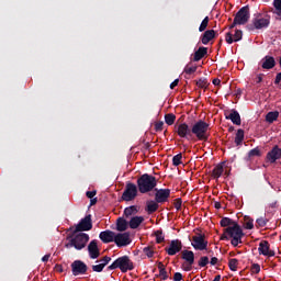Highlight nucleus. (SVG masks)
Returning a JSON list of instances; mask_svg holds the SVG:
<instances>
[{"instance_id": "6e6552de", "label": "nucleus", "mask_w": 281, "mask_h": 281, "mask_svg": "<svg viewBox=\"0 0 281 281\" xmlns=\"http://www.w3.org/2000/svg\"><path fill=\"white\" fill-rule=\"evenodd\" d=\"M137 186L133 182H127L125 186V190L121 196L122 201H135L137 198Z\"/></svg>"}, {"instance_id": "58836bf2", "label": "nucleus", "mask_w": 281, "mask_h": 281, "mask_svg": "<svg viewBox=\"0 0 281 281\" xmlns=\"http://www.w3.org/2000/svg\"><path fill=\"white\" fill-rule=\"evenodd\" d=\"M196 87H199V89H207V87H210V82H207V78H200L196 81Z\"/></svg>"}, {"instance_id": "393cba45", "label": "nucleus", "mask_w": 281, "mask_h": 281, "mask_svg": "<svg viewBox=\"0 0 281 281\" xmlns=\"http://www.w3.org/2000/svg\"><path fill=\"white\" fill-rule=\"evenodd\" d=\"M207 56V47L205 46H200L198 50H195L193 55V61L199 63V60L205 58Z\"/></svg>"}, {"instance_id": "37998d69", "label": "nucleus", "mask_w": 281, "mask_h": 281, "mask_svg": "<svg viewBox=\"0 0 281 281\" xmlns=\"http://www.w3.org/2000/svg\"><path fill=\"white\" fill-rule=\"evenodd\" d=\"M109 262H111V257L104 256L103 258L98 259V260L95 261V265L99 263V265H101L102 268L104 269V267H106V265H109Z\"/></svg>"}, {"instance_id": "c85d7f7f", "label": "nucleus", "mask_w": 281, "mask_h": 281, "mask_svg": "<svg viewBox=\"0 0 281 281\" xmlns=\"http://www.w3.org/2000/svg\"><path fill=\"white\" fill-rule=\"evenodd\" d=\"M225 162L218 164L212 171L213 179H221L224 172V166Z\"/></svg>"}, {"instance_id": "ddd939ff", "label": "nucleus", "mask_w": 281, "mask_h": 281, "mask_svg": "<svg viewBox=\"0 0 281 281\" xmlns=\"http://www.w3.org/2000/svg\"><path fill=\"white\" fill-rule=\"evenodd\" d=\"M177 135H179L182 139H192V127H190L188 123H181L177 126Z\"/></svg>"}, {"instance_id": "e433bc0d", "label": "nucleus", "mask_w": 281, "mask_h": 281, "mask_svg": "<svg viewBox=\"0 0 281 281\" xmlns=\"http://www.w3.org/2000/svg\"><path fill=\"white\" fill-rule=\"evenodd\" d=\"M143 254H145V256H147V258H153V256H155V247H153V246L144 247Z\"/></svg>"}, {"instance_id": "72a5a7b5", "label": "nucleus", "mask_w": 281, "mask_h": 281, "mask_svg": "<svg viewBox=\"0 0 281 281\" xmlns=\"http://www.w3.org/2000/svg\"><path fill=\"white\" fill-rule=\"evenodd\" d=\"M196 69H199V66L192 65V63H190L184 67L183 71L187 76H192V74H194Z\"/></svg>"}, {"instance_id": "f3484780", "label": "nucleus", "mask_w": 281, "mask_h": 281, "mask_svg": "<svg viewBox=\"0 0 281 281\" xmlns=\"http://www.w3.org/2000/svg\"><path fill=\"white\" fill-rule=\"evenodd\" d=\"M88 254L91 260H98L100 258V248L98 247V240H91L88 245Z\"/></svg>"}, {"instance_id": "cd10ccee", "label": "nucleus", "mask_w": 281, "mask_h": 281, "mask_svg": "<svg viewBox=\"0 0 281 281\" xmlns=\"http://www.w3.org/2000/svg\"><path fill=\"white\" fill-rule=\"evenodd\" d=\"M146 212L148 214H155V212H157V210H159V203H157V201H147L146 203Z\"/></svg>"}, {"instance_id": "052dcab7", "label": "nucleus", "mask_w": 281, "mask_h": 281, "mask_svg": "<svg viewBox=\"0 0 281 281\" xmlns=\"http://www.w3.org/2000/svg\"><path fill=\"white\" fill-rule=\"evenodd\" d=\"M179 86V79H175L171 83H170V89H175V87Z\"/></svg>"}, {"instance_id": "c756f323", "label": "nucleus", "mask_w": 281, "mask_h": 281, "mask_svg": "<svg viewBox=\"0 0 281 281\" xmlns=\"http://www.w3.org/2000/svg\"><path fill=\"white\" fill-rule=\"evenodd\" d=\"M278 117H280V112H268L266 115V122H268V124H273L278 120Z\"/></svg>"}, {"instance_id": "603ef678", "label": "nucleus", "mask_w": 281, "mask_h": 281, "mask_svg": "<svg viewBox=\"0 0 281 281\" xmlns=\"http://www.w3.org/2000/svg\"><path fill=\"white\" fill-rule=\"evenodd\" d=\"M250 271H252V273H260V265L254 263L250 268Z\"/></svg>"}, {"instance_id": "ea45409f", "label": "nucleus", "mask_w": 281, "mask_h": 281, "mask_svg": "<svg viewBox=\"0 0 281 281\" xmlns=\"http://www.w3.org/2000/svg\"><path fill=\"white\" fill-rule=\"evenodd\" d=\"M155 236H156V243L158 245H161V243H164V240H166V237L164 236V231H161V229L156 231Z\"/></svg>"}, {"instance_id": "7ed1b4c3", "label": "nucleus", "mask_w": 281, "mask_h": 281, "mask_svg": "<svg viewBox=\"0 0 281 281\" xmlns=\"http://www.w3.org/2000/svg\"><path fill=\"white\" fill-rule=\"evenodd\" d=\"M137 188L140 194H148L157 188V178L155 176L144 173L137 179Z\"/></svg>"}, {"instance_id": "0eeeda50", "label": "nucleus", "mask_w": 281, "mask_h": 281, "mask_svg": "<svg viewBox=\"0 0 281 281\" xmlns=\"http://www.w3.org/2000/svg\"><path fill=\"white\" fill-rule=\"evenodd\" d=\"M91 229H93L91 214L86 215L85 218H81L75 227L72 226V232H78L80 234H82V232H91Z\"/></svg>"}, {"instance_id": "f03ea898", "label": "nucleus", "mask_w": 281, "mask_h": 281, "mask_svg": "<svg viewBox=\"0 0 281 281\" xmlns=\"http://www.w3.org/2000/svg\"><path fill=\"white\" fill-rule=\"evenodd\" d=\"M245 233L243 232L240 225L234 224V226L224 228V234L221 236V240L231 239V245H233V247H236L237 245H241Z\"/></svg>"}, {"instance_id": "412c9836", "label": "nucleus", "mask_w": 281, "mask_h": 281, "mask_svg": "<svg viewBox=\"0 0 281 281\" xmlns=\"http://www.w3.org/2000/svg\"><path fill=\"white\" fill-rule=\"evenodd\" d=\"M258 251L261 256H269L270 258L276 256V251L269 249V241L262 240L259 244Z\"/></svg>"}, {"instance_id": "c03bdc74", "label": "nucleus", "mask_w": 281, "mask_h": 281, "mask_svg": "<svg viewBox=\"0 0 281 281\" xmlns=\"http://www.w3.org/2000/svg\"><path fill=\"white\" fill-rule=\"evenodd\" d=\"M207 265H210V257L207 256L200 257V260L198 261V266L203 268V267H207Z\"/></svg>"}, {"instance_id": "c9c22d12", "label": "nucleus", "mask_w": 281, "mask_h": 281, "mask_svg": "<svg viewBox=\"0 0 281 281\" xmlns=\"http://www.w3.org/2000/svg\"><path fill=\"white\" fill-rule=\"evenodd\" d=\"M133 214H137V206L132 205V206L125 207L124 216L126 218H128V216H133Z\"/></svg>"}, {"instance_id": "6ab92c4d", "label": "nucleus", "mask_w": 281, "mask_h": 281, "mask_svg": "<svg viewBox=\"0 0 281 281\" xmlns=\"http://www.w3.org/2000/svg\"><path fill=\"white\" fill-rule=\"evenodd\" d=\"M100 240L108 245V243H115V232L113 231H103L99 234Z\"/></svg>"}, {"instance_id": "de8ad7c7", "label": "nucleus", "mask_w": 281, "mask_h": 281, "mask_svg": "<svg viewBox=\"0 0 281 281\" xmlns=\"http://www.w3.org/2000/svg\"><path fill=\"white\" fill-rule=\"evenodd\" d=\"M156 278H161V280L166 281L170 277L168 276V271L165 270H159V274H156Z\"/></svg>"}, {"instance_id": "4468645a", "label": "nucleus", "mask_w": 281, "mask_h": 281, "mask_svg": "<svg viewBox=\"0 0 281 281\" xmlns=\"http://www.w3.org/2000/svg\"><path fill=\"white\" fill-rule=\"evenodd\" d=\"M114 243L116 247H127L131 243V233H119L114 235Z\"/></svg>"}, {"instance_id": "f257e3e1", "label": "nucleus", "mask_w": 281, "mask_h": 281, "mask_svg": "<svg viewBox=\"0 0 281 281\" xmlns=\"http://www.w3.org/2000/svg\"><path fill=\"white\" fill-rule=\"evenodd\" d=\"M67 244H65L66 249H71L74 247L77 251H82L87 247V243H89V234L87 233H78L74 231V226H70L67 229Z\"/></svg>"}, {"instance_id": "69168bd1", "label": "nucleus", "mask_w": 281, "mask_h": 281, "mask_svg": "<svg viewBox=\"0 0 281 281\" xmlns=\"http://www.w3.org/2000/svg\"><path fill=\"white\" fill-rule=\"evenodd\" d=\"M236 25H240V24H239L238 22H236V20L234 19L232 25L229 26V30H234V27H235Z\"/></svg>"}, {"instance_id": "9b49d317", "label": "nucleus", "mask_w": 281, "mask_h": 281, "mask_svg": "<svg viewBox=\"0 0 281 281\" xmlns=\"http://www.w3.org/2000/svg\"><path fill=\"white\" fill-rule=\"evenodd\" d=\"M191 245L196 251H205L207 249V240H205V235L198 234L193 236Z\"/></svg>"}, {"instance_id": "79ce46f5", "label": "nucleus", "mask_w": 281, "mask_h": 281, "mask_svg": "<svg viewBox=\"0 0 281 281\" xmlns=\"http://www.w3.org/2000/svg\"><path fill=\"white\" fill-rule=\"evenodd\" d=\"M228 267H229L231 271H238V259H236V258L229 259Z\"/></svg>"}, {"instance_id": "f8f14e48", "label": "nucleus", "mask_w": 281, "mask_h": 281, "mask_svg": "<svg viewBox=\"0 0 281 281\" xmlns=\"http://www.w3.org/2000/svg\"><path fill=\"white\" fill-rule=\"evenodd\" d=\"M72 276H85L89 271V267L82 260H75L71 265Z\"/></svg>"}, {"instance_id": "49530a36", "label": "nucleus", "mask_w": 281, "mask_h": 281, "mask_svg": "<svg viewBox=\"0 0 281 281\" xmlns=\"http://www.w3.org/2000/svg\"><path fill=\"white\" fill-rule=\"evenodd\" d=\"M268 218L259 217L256 220L257 227H267Z\"/></svg>"}, {"instance_id": "5fc2aeb1", "label": "nucleus", "mask_w": 281, "mask_h": 281, "mask_svg": "<svg viewBox=\"0 0 281 281\" xmlns=\"http://www.w3.org/2000/svg\"><path fill=\"white\" fill-rule=\"evenodd\" d=\"M183 280V274H181V272H176L173 274V281H181Z\"/></svg>"}, {"instance_id": "bb28decb", "label": "nucleus", "mask_w": 281, "mask_h": 281, "mask_svg": "<svg viewBox=\"0 0 281 281\" xmlns=\"http://www.w3.org/2000/svg\"><path fill=\"white\" fill-rule=\"evenodd\" d=\"M128 229V222L124 217L116 220V232H126Z\"/></svg>"}, {"instance_id": "6e6d98bb", "label": "nucleus", "mask_w": 281, "mask_h": 281, "mask_svg": "<svg viewBox=\"0 0 281 281\" xmlns=\"http://www.w3.org/2000/svg\"><path fill=\"white\" fill-rule=\"evenodd\" d=\"M95 194H98V191L93 190V191H87L86 192V196L88 199H93V196H95Z\"/></svg>"}, {"instance_id": "f704fd0d", "label": "nucleus", "mask_w": 281, "mask_h": 281, "mask_svg": "<svg viewBox=\"0 0 281 281\" xmlns=\"http://www.w3.org/2000/svg\"><path fill=\"white\" fill-rule=\"evenodd\" d=\"M177 121V115L172 113L165 114V122L168 126H172L175 122Z\"/></svg>"}, {"instance_id": "a211bd4d", "label": "nucleus", "mask_w": 281, "mask_h": 281, "mask_svg": "<svg viewBox=\"0 0 281 281\" xmlns=\"http://www.w3.org/2000/svg\"><path fill=\"white\" fill-rule=\"evenodd\" d=\"M267 159L270 164H276L278 159H281V148L276 145L267 154Z\"/></svg>"}, {"instance_id": "dca6fc26", "label": "nucleus", "mask_w": 281, "mask_h": 281, "mask_svg": "<svg viewBox=\"0 0 281 281\" xmlns=\"http://www.w3.org/2000/svg\"><path fill=\"white\" fill-rule=\"evenodd\" d=\"M155 191L156 203H168V199H170V189H155Z\"/></svg>"}, {"instance_id": "1a4fd4ad", "label": "nucleus", "mask_w": 281, "mask_h": 281, "mask_svg": "<svg viewBox=\"0 0 281 281\" xmlns=\"http://www.w3.org/2000/svg\"><path fill=\"white\" fill-rule=\"evenodd\" d=\"M181 259L184 260V263H182L181 269L183 271H192V265H194V251L182 250Z\"/></svg>"}, {"instance_id": "4be33fe9", "label": "nucleus", "mask_w": 281, "mask_h": 281, "mask_svg": "<svg viewBox=\"0 0 281 281\" xmlns=\"http://www.w3.org/2000/svg\"><path fill=\"white\" fill-rule=\"evenodd\" d=\"M261 67L262 69H273L276 67V58L273 56H265L261 59Z\"/></svg>"}, {"instance_id": "680f3d73", "label": "nucleus", "mask_w": 281, "mask_h": 281, "mask_svg": "<svg viewBox=\"0 0 281 281\" xmlns=\"http://www.w3.org/2000/svg\"><path fill=\"white\" fill-rule=\"evenodd\" d=\"M213 85L215 87H221V79H218V78L213 79Z\"/></svg>"}, {"instance_id": "423d86ee", "label": "nucleus", "mask_w": 281, "mask_h": 281, "mask_svg": "<svg viewBox=\"0 0 281 281\" xmlns=\"http://www.w3.org/2000/svg\"><path fill=\"white\" fill-rule=\"evenodd\" d=\"M271 23L269 18H263L260 13H256L252 18L251 23L247 24V30L254 32L255 30H267Z\"/></svg>"}, {"instance_id": "bf43d9fd", "label": "nucleus", "mask_w": 281, "mask_h": 281, "mask_svg": "<svg viewBox=\"0 0 281 281\" xmlns=\"http://www.w3.org/2000/svg\"><path fill=\"white\" fill-rule=\"evenodd\" d=\"M281 82V72H278L274 79V85H280Z\"/></svg>"}, {"instance_id": "aec40b11", "label": "nucleus", "mask_w": 281, "mask_h": 281, "mask_svg": "<svg viewBox=\"0 0 281 281\" xmlns=\"http://www.w3.org/2000/svg\"><path fill=\"white\" fill-rule=\"evenodd\" d=\"M225 41L228 45L232 43H238V41H243V32L240 30H236L233 35L232 32L226 33Z\"/></svg>"}, {"instance_id": "e2e57ef3", "label": "nucleus", "mask_w": 281, "mask_h": 281, "mask_svg": "<svg viewBox=\"0 0 281 281\" xmlns=\"http://www.w3.org/2000/svg\"><path fill=\"white\" fill-rule=\"evenodd\" d=\"M49 258H52V255H45L43 258H42V262H48L49 261Z\"/></svg>"}, {"instance_id": "9d476101", "label": "nucleus", "mask_w": 281, "mask_h": 281, "mask_svg": "<svg viewBox=\"0 0 281 281\" xmlns=\"http://www.w3.org/2000/svg\"><path fill=\"white\" fill-rule=\"evenodd\" d=\"M251 18V13L249 12V5L243 7L235 15V23L239 25H247L249 23V19Z\"/></svg>"}, {"instance_id": "13d9d810", "label": "nucleus", "mask_w": 281, "mask_h": 281, "mask_svg": "<svg viewBox=\"0 0 281 281\" xmlns=\"http://www.w3.org/2000/svg\"><path fill=\"white\" fill-rule=\"evenodd\" d=\"M262 78H265V74H259L256 78V82L257 85H260V82H262Z\"/></svg>"}, {"instance_id": "3c124183", "label": "nucleus", "mask_w": 281, "mask_h": 281, "mask_svg": "<svg viewBox=\"0 0 281 281\" xmlns=\"http://www.w3.org/2000/svg\"><path fill=\"white\" fill-rule=\"evenodd\" d=\"M182 203H183V201L181 200V198L176 199L175 204H173L175 209L178 210V211L181 210Z\"/></svg>"}, {"instance_id": "338daca9", "label": "nucleus", "mask_w": 281, "mask_h": 281, "mask_svg": "<svg viewBox=\"0 0 281 281\" xmlns=\"http://www.w3.org/2000/svg\"><path fill=\"white\" fill-rule=\"evenodd\" d=\"M95 203H98V198H92L90 200V205H95Z\"/></svg>"}, {"instance_id": "774afa93", "label": "nucleus", "mask_w": 281, "mask_h": 281, "mask_svg": "<svg viewBox=\"0 0 281 281\" xmlns=\"http://www.w3.org/2000/svg\"><path fill=\"white\" fill-rule=\"evenodd\" d=\"M215 209L221 210V202H215Z\"/></svg>"}, {"instance_id": "0e129e2a", "label": "nucleus", "mask_w": 281, "mask_h": 281, "mask_svg": "<svg viewBox=\"0 0 281 281\" xmlns=\"http://www.w3.org/2000/svg\"><path fill=\"white\" fill-rule=\"evenodd\" d=\"M158 269H159V271L166 269V266L164 265V262H161V261L158 262Z\"/></svg>"}, {"instance_id": "5701e85b", "label": "nucleus", "mask_w": 281, "mask_h": 281, "mask_svg": "<svg viewBox=\"0 0 281 281\" xmlns=\"http://www.w3.org/2000/svg\"><path fill=\"white\" fill-rule=\"evenodd\" d=\"M213 38H216V31L214 30H207L205 31L201 36V43L203 45H207L210 41H213Z\"/></svg>"}, {"instance_id": "a18cd8bd", "label": "nucleus", "mask_w": 281, "mask_h": 281, "mask_svg": "<svg viewBox=\"0 0 281 281\" xmlns=\"http://www.w3.org/2000/svg\"><path fill=\"white\" fill-rule=\"evenodd\" d=\"M183 159V154H177L176 156H173L172 158V165L173 166H181V164H183L181 160Z\"/></svg>"}, {"instance_id": "20e7f679", "label": "nucleus", "mask_w": 281, "mask_h": 281, "mask_svg": "<svg viewBox=\"0 0 281 281\" xmlns=\"http://www.w3.org/2000/svg\"><path fill=\"white\" fill-rule=\"evenodd\" d=\"M192 135L199 139V142H207L210 139V123L199 120L191 126Z\"/></svg>"}, {"instance_id": "b1692460", "label": "nucleus", "mask_w": 281, "mask_h": 281, "mask_svg": "<svg viewBox=\"0 0 281 281\" xmlns=\"http://www.w3.org/2000/svg\"><path fill=\"white\" fill-rule=\"evenodd\" d=\"M226 115V120H231V122H233V124H235L236 126H240L241 124V120H240V113H238V111H236L235 109H233L229 113V115Z\"/></svg>"}, {"instance_id": "473e14b6", "label": "nucleus", "mask_w": 281, "mask_h": 281, "mask_svg": "<svg viewBox=\"0 0 281 281\" xmlns=\"http://www.w3.org/2000/svg\"><path fill=\"white\" fill-rule=\"evenodd\" d=\"M273 8H274V10L272 11L273 14H276L277 19L281 21V0H273Z\"/></svg>"}, {"instance_id": "39448f33", "label": "nucleus", "mask_w": 281, "mask_h": 281, "mask_svg": "<svg viewBox=\"0 0 281 281\" xmlns=\"http://www.w3.org/2000/svg\"><path fill=\"white\" fill-rule=\"evenodd\" d=\"M114 269H120L121 273H126L127 271H133L135 265L128 256H122L106 268L108 271H114Z\"/></svg>"}, {"instance_id": "2f4dec72", "label": "nucleus", "mask_w": 281, "mask_h": 281, "mask_svg": "<svg viewBox=\"0 0 281 281\" xmlns=\"http://www.w3.org/2000/svg\"><path fill=\"white\" fill-rule=\"evenodd\" d=\"M244 140H245V131L239 128V130H237V133L235 136L236 146H240Z\"/></svg>"}, {"instance_id": "864d4df0", "label": "nucleus", "mask_w": 281, "mask_h": 281, "mask_svg": "<svg viewBox=\"0 0 281 281\" xmlns=\"http://www.w3.org/2000/svg\"><path fill=\"white\" fill-rule=\"evenodd\" d=\"M245 229H251L254 227V220H248L245 223Z\"/></svg>"}, {"instance_id": "4d7b16f0", "label": "nucleus", "mask_w": 281, "mask_h": 281, "mask_svg": "<svg viewBox=\"0 0 281 281\" xmlns=\"http://www.w3.org/2000/svg\"><path fill=\"white\" fill-rule=\"evenodd\" d=\"M209 262L212 265V267H216V265H218V258L212 257Z\"/></svg>"}, {"instance_id": "7c9ffc66", "label": "nucleus", "mask_w": 281, "mask_h": 281, "mask_svg": "<svg viewBox=\"0 0 281 281\" xmlns=\"http://www.w3.org/2000/svg\"><path fill=\"white\" fill-rule=\"evenodd\" d=\"M221 227H234V225H238L234 220L229 217H223L220 222Z\"/></svg>"}, {"instance_id": "8fccbe9b", "label": "nucleus", "mask_w": 281, "mask_h": 281, "mask_svg": "<svg viewBox=\"0 0 281 281\" xmlns=\"http://www.w3.org/2000/svg\"><path fill=\"white\" fill-rule=\"evenodd\" d=\"M155 131L156 133L164 131V121H159L155 123Z\"/></svg>"}, {"instance_id": "09e8293b", "label": "nucleus", "mask_w": 281, "mask_h": 281, "mask_svg": "<svg viewBox=\"0 0 281 281\" xmlns=\"http://www.w3.org/2000/svg\"><path fill=\"white\" fill-rule=\"evenodd\" d=\"M92 271H94V273H102V271H104V268L102 263L93 265Z\"/></svg>"}, {"instance_id": "a19ab883", "label": "nucleus", "mask_w": 281, "mask_h": 281, "mask_svg": "<svg viewBox=\"0 0 281 281\" xmlns=\"http://www.w3.org/2000/svg\"><path fill=\"white\" fill-rule=\"evenodd\" d=\"M210 25V16H205L199 26V32H205Z\"/></svg>"}, {"instance_id": "4c0bfd02", "label": "nucleus", "mask_w": 281, "mask_h": 281, "mask_svg": "<svg viewBox=\"0 0 281 281\" xmlns=\"http://www.w3.org/2000/svg\"><path fill=\"white\" fill-rule=\"evenodd\" d=\"M262 154L260 153V148L256 147L248 151V160L254 159V157H260Z\"/></svg>"}, {"instance_id": "a878e982", "label": "nucleus", "mask_w": 281, "mask_h": 281, "mask_svg": "<svg viewBox=\"0 0 281 281\" xmlns=\"http://www.w3.org/2000/svg\"><path fill=\"white\" fill-rule=\"evenodd\" d=\"M144 223V216H134L130 220L128 225L131 229H137Z\"/></svg>"}, {"instance_id": "2eb2a0df", "label": "nucleus", "mask_w": 281, "mask_h": 281, "mask_svg": "<svg viewBox=\"0 0 281 281\" xmlns=\"http://www.w3.org/2000/svg\"><path fill=\"white\" fill-rule=\"evenodd\" d=\"M181 249H183V244L181 240L173 239L170 241L169 247L165 248V251L168 254V256H177Z\"/></svg>"}]
</instances>
